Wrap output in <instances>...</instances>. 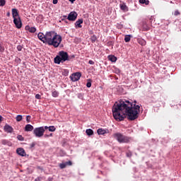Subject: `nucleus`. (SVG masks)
I'll return each mask as SVG.
<instances>
[{
	"label": "nucleus",
	"mask_w": 181,
	"mask_h": 181,
	"mask_svg": "<svg viewBox=\"0 0 181 181\" xmlns=\"http://www.w3.org/2000/svg\"><path fill=\"white\" fill-rule=\"evenodd\" d=\"M109 60H110V62H117V57L114 55L109 56Z\"/></svg>",
	"instance_id": "6ab92c4d"
},
{
	"label": "nucleus",
	"mask_w": 181,
	"mask_h": 181,
	"mask_svg": "<svg viewBox=\"0 0 181 181\" xmlns=\"http://www.w3.org/2000/svg\"><path fill=\"white\" fill-rule=\"evenodd\" d=\"M52 97H54V98H57V96L59 95V93L57 92V90H54L52 93Z\"/></svg>",
	"instance_id": "5701e85b"
},
{
	"label": "nucleus",
	"mask_w": 181,
	"mask_h": 181,
	"mask_svg": "<svg viewBox=\"0 0 181 181\" xmlns=\"http://www.w3.org/2000/svg\"><path fill=\"white\" fill-rule=\"evenodd\" d=\"M22 118H23L22 115H18L16 116V119L17 122H21V121H22Z\"/></svg>",
	"instance_id": "b1692460"
},
{
	"label": "nucleus",
	"mask_w": 181,
	"mask_h": 181,
	"mask_svg": "<svg viewBox=\"0 0 181 181\" xmlns=\"http://www.w3.org/2000/svg\"><path fill=\"white\" fill-rule=\"evenodd\" d=\"M81 77V72H76L72 74L69 78H71V81L76 82L78 81Z\"/></svg>",
	"instance_id": "423d86ee"
},
{
	"label": "nucleus",
	"mask_w": 181,
	"mask_h": 181,
	"mask_svg": "<svg viewBox=\"0 0 181 181\" xmlns=\"http://www.w3.org/2000/svg\"><path fill=\"white\" fill-rule=\"evenodd\" d=\"M2 122V116L0 115V122Z\"/></svg>",
	"instance_id": "8fccbe9b"
},
{
	"label": "nucleus",
	"mask_w": 181,
	"mask_h": 181,
	"mask_svg": "<svg viewBox=\"0 0 181 181\" xmlns=\"http://www.w3.org/2000/svg\"><path fill=\"white\" fill-rule=\"evenodd\" d=\"M142 29L144 31H148V30H149L151 29V27L149 26V25H148L146 21L143 22V23H142Z\"/></svg>",
	"instance_id": "ddd939ff"
},
{
	"label": "nucleus",
	"mask_w": 181,
	"mask_h": 181,
	"mask_svg": "<svg viewBox=\"0 0 181 181\" xmlns=\"http://www.w3.org/2000/svg\"><path fill=\"white\" fill-rule=\"evenodd\" d=\"M119 6L122 11H123L124 12H128V6H127V4H125V3L120 4Z\"/></svg>",
	"instance_id": "4468645a"
},
{
	"label": "nucleus",
	"mask_w": 181,
	"mask_h": 181,
	"mask_svg": "<svg viewBox=\"0 0 181 181\" xmlns=\"http://www.w3.org/2000/svg\"><path fill=\"white\" fill-rule=\"evenodd\" d=\"M36 19L38 21V22H43V15H39Z\"/></svg>",
	"instance_id": "412c9836"
},
{
	"label": "nucleus",
	"mask_w": 181,
	"mask_h": 181,
	"mask_svg": "<svg viewBox=\"0 0 181 181\" xmlns=\"http://www.w3.org/2000/svg\"><path fill=\"white\" fill-rule=\"evenodd\" d=\"M5 48L4 47V46H2V45L0 44V52L2 53L3 52H4Z\"/></svg>",
	"instance_id": "2f4dec72"
},
{
	"label": "nucleus",
	"mask_w": 181,
	"mask_h": 181,
	"mask_svg": "<svg viewBox=\"0 0 181 181\" xmlns=\"http://www.w3.org/2000/svg\"><path fill=\"white\" fill-rule=\"evenodd\" d=\"M16 153L20 156H26V151H25L23 148H18L16 149Z\"/></svg>",
	"instance_id": "1a4fd4ad"
},
{
	"label": "nucleus",
	"mask_w": 181,
	"mask_h": 181,
	"mask_svg": "<svg viewBox=\"0 0 181 181\" xmlns=\"http://www.w3.org/2000/svg\"><path fill=\"white\" fill-rule=\"evenodd\" d=\"M90 40L92 43H95V42L97 40V36L93 35L90 37Z\"/></svg>",
	"instance_id": "393cba45"
},
{
	"label": "nucleus",
	"mask_w": 181,
	"mask_h": 181,
	"mask_svg": "<svg viewBox=\"0 0 181 181\" xmlns=\"http://www.w3.org/2000/svg\"><path fill=\"white\" fill-rule=\"evenodd\" d=\"M33 134L37 138H42L45 134V127H40L34 129Z\"/></svg>",
	"instance_id": "39448f33"
},
{
	"label": "nucleus",
	"mask_w": 181,
	"mask_h": 181,
	"mask_svg": "<svg viewBox=\"0 0 181 181\" xmlns=\"http://www.w3.org/2000/svg\"><path fill=\"white\" fill-rule=\"evenodd\" d=\"M83 22V18H81V19H78V21H76V22L75 23V28L76 29H77V28H83V25H81Z\"/></svg>",
	"instance_id": "f8f14e48"
},
{
	"label": "nucleus",
	"mask_w": 181,
	"mask_h": 181,
	"mask_svg": "<svg viewBox=\"0 0 181 181\" xmlns=\"http://www.w3.org/2000/svg\"><path fill=\"white\" fill-rule=\"evenodd\" d=\"M29 32H30V33H35V32H36V28L30 27Z\"/></svg>",
	"instance_id": "a878e982"
},
{
	"label": "nucleus",
	"mask_w": 181,
	"mask_h": 181,
	"mask_svg": "<svg viewBox=\"0 0 181 181\" xmlns=\"http://www.w3.org/2000/svg\"><path fill=\"white\" fill-rule=\"evenodd\" d=\"M42 179H43L42 177H37V178H35V181H41Z\"/></svg>",
	"instance_id": "58836bf2"
},
{
	"label": "nucleus",
	"mask_w": 181,
	"mask_h": 181,
	"mask_svg": "<svg viewBox=\"0 0 181 181\" xmlns=\"http://www.w3.org/2000/svg\"><path fill=\"white\" fill-rule=\"evenodd\" d=\"M1 144H2L3 145H6V144H8V141H6V140H2V141H1Z\"/></svg>",
	"instance_id": "4c0bfd02"
},
{
	"label": "nucleus",
	"mask_w": 181,
	"mask_h": 181,
	"mask_svg": "<svg viewBox=\"0 0 181 181\" xmlns=\"http://www.w3.org/2000/svg\"><path fill=\"white\" fill-rule=\"evenodd\" d=\"M58 0H53L52 4H54V5L57 4Z\"/></svg>",
	"instance_id": "37998d69"
},
{
	"label": "nucleus",
	"mask_w": 181,
	"mask_h": 181,
	"mask_svg": "<svg viewBox=\"0 0 181 181\" xmlns=\"http://www.w3.org/2000/svg\"><path fill=\"white\" fill-rule=\"evenodd\" d=\"M97 132L98 135H105V134H107V130L103 129H98Z\"/></svg>",
	"instance_id": "f3484780"
},
{
	"label": "nucleus",
	"mask_w": 181,
	"mask_h": 181,
	"mask_svg": "<svg viewBox=\"0 0 181 181\" xmlns=\"http://www.w3.org/2000/svg\"><path fill=\"white\" fill-rule=\"evenodd\" d=\"M76 0H69V2H71V4H74V1H75Z\"/></svg>",
	"instance_id": "de8ad7c7"
},
{
	"label": "nucleus",
	"mask_w": 181,
	"mask_h": 181,
	"mask_svg": "<svg viewBox=\"0 0 181 181\" xmlns=\"http://www.w3.org/2000/svg\"><path fill=\"white\" fill-rule=\"evenodd\" d=\"M5 0H0V6H5Z\"/></svg>",
	"instance_id": "7c9ffc66"
},
{
	"label": "nucleus",
	"mask_w": 181,
	"mask_h": 181,
	"mask_svg": "<svg viewBox=\"0 0 181 181\" xmlns=\"http://www.w3.org/2000/svg\"><path fill=\"white\" fill-rule=\"evenodd\" d=\"M13 23L16 25L17 29H21L22 28V20H21V17L13 19Z\"/></svg>",
	"instance_id": "6e6552de"
},
{
	"label": "nucleus",
	"mask_w": 181,
	"mask_h": 181,
	"mask_svg": "<svg viewBox=\"0 0 181 181\" xmlns=\"http://www.w3.org/2000/svg\"><path fill=\"white\" fill-rule=\"evenodd\" d=\"M65 166L67 167V166H71V165H73V163L69 160V161H67V162H65Z\"/></svg>",
	"instance_id": "cd10ccee"
},
{
	"label": "nucleus",
	"mask_w": 181,
	"mask_h": 181,
	"mask_svg": "<svg viewBox=\"0 0 181 181\" xmlns=\"http://www.w3.org/2000/svg\"><path fill=\"white\" fill-rule=\"evenodd\" d=\"M11 12H12V16L13 19L21 18V16H19V13L18 12V9L12 8Z\"/></svg>",
	"instance_id": "9b49d317"
},
{
	"label": "nucleus",
	"mask_w": 181,
	"mask_h": 181,
	"mask_svg": "<svg viewBox=\"0 0 181 181\" xmlns=\"http://www.w3.org/2000/svg\"><path fill=\"white\" fill-rule=\"evenodd\" d=\"M127 156L129 157V158H131V156H132V154L131 153H127Z\"/></svg>",
	"instance_id": "c03bdc74"
},
{
	"label": "nucleus",
	"mask_w": 181,
	"mask_h": 181,
	"mask_svg": "<svg viewBox=\"0 0 181 181\" xmlns=\"http://www.w3.org/2000/svg\"><path fill=\"white\" fill-rule=\"evenodd\" d=\"M24 129L25 132H30L33 129V126L31 124H26Z\"/></svg>",
	"instance_id": "2eb2a0df"
},
{
	"label": "nucleus",
	"mask_w": 181,
	"mask_h": 181,
	"mask_svg": "<svg viewBox=\"0 0 181 181\" xmlns=\"http://www.w3.org/2000/svg\"><path fill=\"white\" fill-rule=\"evenodd\" d=\"M35 146H36V143L33 142L31 144H30V149H32V148H35Z\"/></svg>",
	"instance_id": "f704fd0d"
},
{
	"label": "nucleus",
	"mask_w": 181,
	"mask_h": 181,
	"mask_svg": "<svg viewBox=\"0 0 181 181\" xmlns=\"http://www.w3.org/2000/svg\"><path fill=\"white\" fill-rule=\"evenodd\" d=\"M17 139H18V141H24V139H25V138H23V136H22V135L17 136Z\"/></svg>",
	"instance_id": "c756f323"
},
{
	"label": "nucleus",
	"mask_w": 181,
	"mask_h": 181,
	"mask_svg": "<svg viewBox=\"0 0 181 181\" xmlns=\"http://www.w3.org/2000/svg\"><path fill=\"white\" fill-rule=\"evenodd\" d=\"M124 41L126 43H128V42L131 41V35H125Z\"/></svg>",
	"instance_id": "4be33fe9"
},
{
	"label": "nucleus",
	"mask_w": 181,
	"mask_h": 181,
	"mask_svg": "<svg viewBox=\"0 0 181 181\" xmlns=\"http://www.w3.org/2000/svg\"><path fill=\"white\" fill-rule=\"evenodd\" d=\"M86 87H88V88H90V87H91V79L88 80V82L86 83Z\"/></svg>",
	"instance_id": "bb28decb"
},
{
	"label": "nucleus",
	"mask_w": 181,
	"mask_h": 181,
	"mask_svg": "<svg viewBox=\"0 0 181 181\" xmlns=\"http://www.w3.org/2000/svg\"><path fill=\"white\" fill-rule=\"evenodd\" d=\"M113 138L116 139L119 144H129V142L131 141L129 137L124 136L121 133H115L113 134Z\"/></svg>",
	"instance_id": "20e7f679"
},
{
	"label": "nucleus",
	"mask_w": 181,
	"mask_h": 181,
	"mask_svg": "<svg viewBox=\"0 0 181 181\" xmlns=\"http://www.w3.org/2000/svg\"><path fill=\"white\" fill-rule=\"evenodd\" d=\"M37 37L41 42L48 45L49 46H53V47H58L62 43V36L57 35L54 31L47 32L45 35L42 33L37 34Z\"/></svg>",
	"instance_id": "f03ea898"
},
{
	"label": "nucleus",
	"mask_w": 181,
	"mask_h": 181,
	"mask_svg": "<svg viewBox=\"0 0 181 181\" xmlns=\"http://www.w3.org/2000/svg\"><path fill=\"white\" fill-rule=\"evenodd\" d=\"M144 4H146V5H149V1H146V2L144 3Z\"/></svg>",
	"instance_id": "a18cd8bd"
},
{
	"label": "nucleus",
	"mask_w": 181,
	"mask_h": 181,
	"mask_svg": "<svg viewBox=\"0 0 181 181\" xmlns=\"http://www.w3.org/2000/svg\"><path fill=\"white\" fill-rule=\"evenodd\" d=\"M25 30H28V32L30 30V26L26 25L25 26Z\"/></svg>",
	"instance_id": "ea45409f"
},
{
	"label": "nucleus",
	"mask_w": 181,
	"mask_h": 181,
	"mask_svg": "<svg viewBox=\"0 0 181 181\" xmlns=\"http://www.w3.org/2000/svg\"><path fill=\"white\" fill-rule=\"evenodd\" d=\"M49 136H53V133H50L49 134H45V138H49Z\"/></svg>",
	"instance_id": "c9c22d12"
},
{
	"label": "nucleus",
	"mask_w": 181,
	"mask_h": 181,
	"mask_svg": "<svg viewBox=\"0 0 181 181\" xmlns=\"http://www.w3.org/2000/svg\"><path fill=\"white\" fill-rule=\"evenodd\" d=\"M77 16H78V14H77L76 12H75V11H71V12L69 14V16H68V17H67V19H68V21H76V20L77 19Z\"/></svg>",
	"instance_id": "0eeeda50"
},
{
	"label": "nucleus",
	"mask_w": 181,
	"mask_h": 181,
	"mask_svg": "<svg viewBox=\"0 0 181 181\" xmlns=\"http://www.w3.org/2000/svg\"><path fill=\"white\" fill-rule=\"evenodd\" d=\"M35 98H36L37 100H41L42 96H41L40 94H36V95H35Z\"/></svg>",
	"instance_id": "72a5a7b5"
},
{
	"label": "nucleus",
	"mask_w": 181,
	"mask_h": 181,
	"mask_svg": "<svg viewBox=\"0 0 181 181\" xmlns=\"http://www.w3.org/2000/svg\"><path fill=\"white\" fill-rule=\"evenodd\" d=\"M86 134L88 136H91L92 135H94V131H93V129H88L86 130Z\"/></svg>",
	"instance_id": "a211bd4d"
},
{
	"label": "nucleus",
	"mask_w": 181,
	"mask_h": 181,
	"mask_svg": "<svg viewBox=\"0 0 181 181\" xmlns=\"http://www.w3.org/2000/svg\"><path fill=\"white\" fill-rule=\"evenodd\" d=\"M26 121H27V122H30V115H28L26 117Z\"/></svg>",
	"instance_id": "e433bc0d"
},
{
	"label": "nucleus",
	"mask_w": 181,
	"mask_h": 181,
	"mask_svg": "<svg viewBox=\"0 0 181 181\" xmlns=\"http://www.w3.org/2000/svg\"><path fill=\"white\" fill-rule=\"evenodd\" d=\"M146 2V0H139L140 4H145Z\"/></svg>",
	"instance_id": "a19ab883"
},
{
	"label": "nucleus",
	"mask_w": 181,
	"mask_h": 181,
	"mask_svg": "<svg viewBox=\"0 0 181 181\" xmlns=\"http://www.w3.org/2000/svg\"><path fill=\"white\" fill-rule=\"evenodd\" d=\"M7 16H8V17L11 16V12L7 13Z\"/></svg>",
	"instance_id": "09e8293b"
},
{
	"label": "nucleus",
	"mask_w": 181,
	"mask_h": 181,
	"mask_svg": "<svg viewBox=\"0 0 181 181\" xmlns=\"http://www.w3.org/2000/svg\"><path fill=\"white\" fill-rule=\"evenodd\" d=\"M59 168H60V169L66 168V167L65 163H62L59 164Z\"/></svg>",
	"instance_id": "c85d7f7f"
},
{
	"label": "nucleus",
	"mask_w": 181,
	"mask_h": 181,
	"mask_svg": "<svg viewBox=\"0 0 181 181\" xmlns=\"http://www.w3.org/2000/svg\"><path fill=\"white\" fill-rule=\"evenodd\" d=\"M44 127V131H45V129H49V127H47V126H45V127Z\"/></svg>",
	"instance_id": "49530a36"
},
{
	"label": "nucleus",
	"mask_w": 181,
	"mask_h": 181,
	"mask_svg": "<svg viewBox=\"0 0 181 181\" xmlns=\"http://www.w3.org/2000/svg\"><path fill=\"white\" fill-rule=\"evenodd\" d=\"M137 42H138L139 45H141V46L146 45V41L142 38L137 39Z\"/></svg>",
	"instance_id": "dca6fc26"
},
{
	"label": "nucleus",
	"mask_w": 181,
	"mask_h": 181,
	"mask_svg": "<svg viewBox=\"0 0 181 181\" xmlns=\"http://www.w3.org/2000/svg\"><path fill=\"white\" fill-rule=\"evenodd\" d=\"M141 106L136 105V100H134V104L129 100H119L115 102L112 106V114L116 121H124L125 118L129 121H134L138 118V112Z\"/></svg>",
	"instance_id": "f257e3e1"
},
{
	"label": "nucleus",
	"mask_w": 181,
	"mask_h": 181,
	"mask_svg": "<svg viewBox=\"0 0 181 181\" xmlns=\"http://www.w3.org/2000/svg\"><path fill=\"white\" fill-rule=\"evenodd\" d=\"M88 64L93 65V64H94V61H93V60H89V61H88Z\"/></svg>",
	"instance_id": "79ce46f5"
},
{
	"label": "nucleus",
	"mask_w": 181,
	"mask_h": 181,
	"mask_svg": "<svg viewBox=\"0 0 181 181\" xmlns=\"http://www.w3.org/2000/svg\"><path fill=\"white\" fill-rule=\"evenodd\" d=\"M23 48L22 45L17 46V50H18V52H21Z\"/></svg>",
	"instance_id": "473e14b6"
},
{
	"label": "nucleus",
	"mask_w": 181,
	"mask_h": 181,
	"mask_svg": "<svg viewBox=\"0 0 181 181\" xmlns=\"http://www.w3.org/2000/svg\"><path fill=\"white\" fill-rule=\"evenodd\" d=\"M69 60H70V58H69V54L64 51H60L59 52V55L54 59L55 64H60V63H64V62H67Z\"/></svg>",
	"instance_id": "7ed1b4c3"
},
{
	"label": "nucleus",
	"mask_w": 181,
	"mask_h": 181,
	"mask_svg": "<svg viewBox=\"0 0 181 181\" xmlns=\"http://www.w3.org/2000/svg\"><path fill=\"white\" fill-rule=\"evenodd\" d=\"M63 17H64V18H67V16H64Z\"/></svg>",
	"instance_id": "3c124183"
},
{
	"label": "nucleus",
	"mask_w": 181,
	"mask_h": 181,
	"mask_svg": "<svg viewBox=\"0 0 181 181\" xmlns=\"http://www.w3.org/2000/svg\"><path fill=\"white\" fill-rule=\"evenodd\" d=\"M48 131H49V132H54V131H56V127H54V126H49L48 127Z\"/></svg>",
	"instance_id": "aec40b11"
},
{
	"label": "nucleus",
	"mask_w": 181,
	"mask_h": 181,
	"mask_svg": "<svg viewBox=\"0 0 181 181\" xmlns=\"http://www.w3.org/2000/svg\"><path fill=\"white\" fill-rule=\"evenodd\" d=\"M4 130L8 134H12L13 132V128H12L9 124H6L4 127Z\"/></svg>",
	"instance_id": "9d476101"
}]
</instances>
